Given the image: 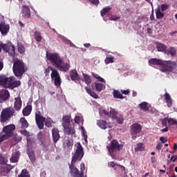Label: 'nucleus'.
Returning <instances> with one entry per match:
<instances>
[{
    "instance_id": "4c0bfd02",
    "label": "nucleus",
    "mask_w": 177,
    "mask_h": 177,
    "mask_svg": "<svg viewBox=\"0 0 177 177\" xmlns=\"http://www.w3.org/2000/svg\"><path fill=\"white\" fill-rule=\"evenodd\" d=\"M18 177H31V176L30 173H28V170L24 169L21 171V174L18 175Z\"/></svg>"
},
{
    "instance_id": "aec40b11",
    "label": "nucleus",
    "mask_w": 177,
    "mask_h": 177,
    "mask_svg": "<svg viewBox=\"0 0 177 177\" xmlns=\"http://www.w3.org/2000/svg\"><path fill=\"white\" fill-rule=\"evenodd\" d=\"M0 97L3 102H6V100L10 97V93H9V91L3 89L0 91Z\"/></svg>"
},
{
    "instance_id": "a878e982",
    "label": "nucleus",
    "mask_w": 177,
    "mask_h": 177,
    "mask_svg": "<svg viewBox=\"0 0 177 177\" xmlns=\"http://www.w3.org/2000/svg\"><path fill=\"white\" fill-rule=\"evenodd\" d=\"M27 154L32 162L35 161V154L34 153V151L31 148H28Z\"/></svg>"
},
{
    "instance_id": "f03ea898",
    "label": "nucleus",
    "mask_w": 177,
    "mask_h": 177,
    "mask_svg": "<svg viewBox=\"0 0 177 177\" xmlns=\"http://www.w3.org/2000/svg\"><path fill=\"white\" fill-rule=\"evenodd\" d=\"M46 58L50 62L53 67L57 68L59 71L67 73L70 70V64L64 62L63 58H61L59 54L46 52Z\"/></svg>"
},
{
    "instance_id": "c85d7f7f",
    "label": "nucleus",
    "mask_w": 177,
    "mask_h": 177,
    "mask_svg": "<svg viewBox=\"0 0 177 177\" xmlns=\"http://www.w3.org/2000/svg\"><path fill=\"white\" fill-rule=\"evenodd\" d=\"M20 157V151H16L15 155H12L10 158L11 162H17L19 161V158Z\"/></svg>"
},
{
    "instance_id": "49530a36",
    "label": "nucleus",
    "mask_w": 177,
    "mask_h": 177,
    "mask_svg": "<svg viewBox=\"0 0 177 177\" xmlns=\"http://www.w3.org/2000/svg\"><path fill=\"white\" fill-rule=\"evenodd\" d=\"M85 172V164L84 163H81L80 164V176L84 177V173Z\"/></svg>"
},
{
    "instance_id": "b1692460",
    "label": "nucleus",
    "mask_w": 177,
    "mask_h": 177,
    "mask_svg": "<svg viewBox=\"0 0 177 177\" xmlns=\"http://www.w3.org/2000/svg\"><path fill=\"white\" fill-rule=\"evenodd\" d=\"M32 111V106L31 104H28L22 111L23 115L26 117L28 116L29 114H31Z\"/></svg>"
},
{
    "instance_id": "423d86ee",
    "label": "nucleus",
    "mask_w": 177,
    "mask_h": 177,
    "mask_svg": "<svg viewBox=\"0 0 177 177\" xmlns=\"http://www.w3.org/2000/svg\"><path fill=\"white\" fill-rule=\"evenodd\" d=\"M122 147H124V145H122V144L118 143V141H117V140H113L106 146V148L108 149V151L109 153V156H111L113 160H115L117 151H121Z\"/></svg>"
},
{
    "instance_id": "bf43d9fd",
    "label": "nucleus",
    "mask_w": 177,
    "mask_h": 177,
    "mask_svg": "<svg viewBox=\"0 0 177 177\" xmlns=\"http://www.w3.org/2000/svg\"><path fill=\"white\" fill-rule=\"evenodd\" d=\"M115 165H117V164L113 161L108 162V167H109V168H114Z\"/></svg>"
},
{
    "instance_id": "de8ad7c7",
    "label": "nucleus",
    "mask_w": 177,
    "mask_h": 177,
    "mask_svg": "<svg viewBox=\"0 0 177 177\" xmlns=\"http://www.w3.org/2000/svg\"><path fill=\"white\" fill-rule=\"evenodd\" d=\"M19 132L21 135H24V136H26V138L31 136L30 135V131H27L26 129L20 130Z\"/></svg>"
},
{
    "instance_id": "774afa93",
    "label": "nucleus",
    "mask_w": 177,
    "mask_h": 177,
    "mask_svg": "<svg viewBox=\"0 0 177 177\" xmlns=\"http://www.w3.org/2000/svg\"><path fill=\"white\" fill-rule=\"evenodd\" d=\"M100 82H102V83H104V84H106V80H104V79H103V77H100H100H97V79Z\"/></svg>"
},
{
    "instance_id": "e433bc0d",
    "label": "nucleus",
    "mask_w": 177,
    "mask_h": 177,
    "mask_svg": "<svg viewBox=\"0 0 177 177\" xmlns=\"http://www.w3.org/2000/svg\"><path fill=\"white\" fill-rule=\"evenodd\" d=\"M37 139L41 142V145L45 142V133L44 132L40 131L37 133Z\"/></svg>"
},
{
    "instance_id": "a211bd4d",
    "label": "nucleus",
    "mask_w": 177,
    "mask_h": 177,
    "mask_svg": "<svg viewBox=\"0 0 177 177\" xmlns=\"http://www.w3.org/2000/svg\"><path fill=\"white\" fill-rule=\"evenodd\" d=\"M26 143L28 149H34V147H37L35 138L34 137H31V136L26 138Z\"/></svg>"
},
{
    "instance_id": "0eeeda50",
    "label": "nucleus",
    "mask_w": 177,
    "mask_h": 177,
    "mask_svg": "<svg viewBox=\"0 0 177 177\" xmlns=\"http://www.w3.org/2000/svg\"><path fill=\"white\" fill-rule=\"evenodd\" d=\"M16 115V111L15 108L12 106H8L2 110L0 115V122H7L9 121L10 118Z\"/></svg>"
},
{
    "instance_id": "3c124183",
    "label": "nucleus",
    "mask_w": 177,
    "mask_h": 177,
    "mask_svg": "<svg viewBox=\"0 0 177 177\" xmlns=\"http://www.w3.org/2000/svg\"><path fill=\"white\" fill-rule=\"evenodd\" d=\"M169 8V5L168 4H162L160 6V10L161 12H165Z\"/></svg>"
},
{
    "instance_id": "473e14b6",
    "label": "nucleus",
    "mask_w": 177,
    "mask_h": 177,
    "mask_svg": "<svg viewBox=\"0 0 177 177\" xmlns=\"http://www.w3.org/2000/svg\"><path fill=\"white\" fill-rule=\"evenodd\" d=\"M167 56H171L174 57L175 56V55H176V49H175V48L174 47H170L168 50H166V53H165Z\"/></svg>"
},
{
    "instance_id": "37998d69",
    "label": "nucleus",
    "mask_w": 177,
    "mask_h": 177,
    "mask_svg": "<svg viewBox=\"0 0 177 177\" xmlns=\"http://www.w3.org/2000/svg\"><path fill=\"white\" fill-rule=\"evenodd\" d=\"M35 38L37 42H41L42 41V36L41 35V32H35Z\"/></svg>"
},
{
    "instance_id": "13d9d810",
    "label": "nucleus",
    "mask_w": 177,
    "mask_h": 177,
    "mask_svg": "<svg viewBox=\"0 0 177 177\" xmlns=\"http://www.w3.org/2000/svg\"><path fill=\"white\" fill-rule=\"evenodd\" d=\"M89 1L91 3H92V5H95V6H97V5L100 3L99 0H89Z\"/></svg>"
},
{
    "instance_id": "5701e85b",
    "label": "nucleus",
    "mask_w": 177,
    "mask_h": 177,
    "mask_svg": "<svg viewBox=\"0 0 177 177\" xmlns=\"http://www.w3.org/2000/svg\"><path fill=\"white\" fill-rule=\"evenodd\" d=\"M71 115H66L62 117V127H66L67 125H71Z\"/></svg>"
},
{
    "instance_id": "412c9836",
    "label": "nucleus",
    "mask_w": 177,
    "mask_h": 177,
    "mask_svg": "<svg viewBox=\"0 0 177 177\" xmlns=\"http://www.w3.org/2000/svg\"><path fill=\"white\" fill-rule=\"evenodd\" d=\"M12 169H13V166L10 165H1V172L3 174V175H5V174H9Z\"/></svg>"
},
{
    "instance_id": "39448f33",
    "label": "nucleus",
    "mask_w": 177,
    "mask_h": 177,
    "mask_svg": "<svg viewBox=\"0 0 177 177\" xmlns=\"http://www.w3.org/2000/svg\"><path fill=\"white\" fill-rule=\"evenodd\" d=\"M12 71L14 75L21 80V77H23L24 73L28 70L27 64H26L23 60L17 58L15 59L12 61Z\"/></svg>"
},
{
    "instance_id": "9b49d317",
    "label": "nucleus",
    "mask_w": 177,
    "mask_h": 177,
    "mask_svg": "<svg viewBox=\"0 0 177 177\" xmlns=\"http://www.w3.org/2000/svg\"><path fill=\"white\" fill-rule=\"evenodd\" d=\"M16 129V126L13 124H8L6 127H3L2 130L3 136H6L7 139L10 138L12 135H13V132Z\"/></svg>"
},
{
    "instance_id": "bb28decb",
    "label": "nucleus",
    "mask_w": 177,
    "mask_h": 177,
    "mask_svg": "<svg viewBox=\"0 0 177 177\" xmlns=\"http://www.w3.org/2000/svg\"><path fill=\"white\" fill-rule=\"evenodd\" d=\"M165 100H166L167 107H171L172 106V98H171L169 93H165Z\"/></svg>"
},
{
    "instance_id": "a19ab883",
    "label": "nucleus",
    "mask_w": 177,
    "mask_h": 177,
    "mask_svg": "<svg viewBox=\"0 0 177 177\" xmlns=\"http://www.w3.org/2000/svg\"><path fill=\"white\" fill-rule=\"evenodd\" d=\"M140 110H144V111H149V106H147V102H143L139 104Z\"/></svg>"
},
{
    "instance_id": "f8f14e48",
    "label": "nucleus",
    "mask_w": 177,
    "mask_h": 177,
    "mask_svg": "<svg viewBox=\"0 0 177 177\" xmlns=\"http://www.w3.org/2000/svg\"><path fill=\"white\" fill-rule=\"evenodd\" d=\"M74 141L68 136L64 137L63 140L62 147L65 151H70L73 149Z\"/></svg>"
},
{
    "instance_id": "a18cd8bd",
    "label": "nucleus",
    "mask_w": 177,
    "mask_h": 177,
    "mask_svg": "<svg viewBox=\"0 0 177 177\" xmlns=\"http://www.w3.org/2000/svg\"><path fill=\"white\" fill-rule=\"evenodd\" d=\"M105 64H110V63H114V57H107L104 60Z\"/></svg>"
},
{
    "instance_id": "7ed1b4c3",
    "label": "nucleus",
    "mask_w": 177,
    "mask_h": 177,
    "mask_svg": "<svg viewBox=\"0 0 177 177\" xmlns=\"http://www.w3.org/2000/svg\"><path fill=\"white\" fill-rule=\"evenodd\" d=\"M151 66H160L162 73H172L174 68H177V63L174 61H162L157 58H151L149 60Z\"/></svg>"
},
{
    "instance_id": "c9c22d12",
    "label": "nucleus",
    "mask_w": 177,
    "mask_h": 177,
    "mask_svg": "<svg viewBox=\"0 0 177 177\" xmlns=\"http://www.w3.org/2000/svg\"><path fill=\"white\" fill-rule=\"evenodd\" d=\"M113 93V97L115 99H124V96L122 95V93H121L118 90H114Z\"/></svg>"
},
{
    "instance_id": "e2e57ef3",
    "label": "nucleus",
    "mask_w": 177,
    "mask_h": 177,
    "mask_svg": "<svg viewBox=\"0 0 177 177\" xmlns=\"http://www.w3.org/2000/svg\"><path fill=\"white\" fill-rule=\"evenodd\" d=\"M82 129L83 131V136L84 138V140H85V142H87L88 141V136L86 134H85V131H84L83 127H82Z\"/></svg>"
},
{
    "instance_id": "5fc2aeb1",
    "label": "nucleus",
    "mask_w": 177,
    "mask_h": 177,
    "mask_svg": "<svg viewBox=\"0 0 177 177\" xmlns=\"http://www.w3.org/2000/svg\"><path fill=\"white\" fill-rule=\"evenodd\" d=\"M169 122L168 118H165L162 120V127H167V124Z\"/></svg>"
},
{
    "instance_id": "6ab92c4d",
    "label": "nucleus",
    "mask_w": 177,
    "mask_h": 177,
    "mask_svg": "<svg viewBox=\"0 0 177 177\" xmlns=\"http://www.w3.org/2000/svg\"><path fill=\"white\" fill-rule=\"evenodd\" d=\"M63 128L66 135H75V129L71 124L63 126Z\"/></svg>"
},
{
    "instance_id": "cd10ccee",
    "label": "nucleus",
    "mask_w": 177,
    "mask_h": 177,
    "mask_svg": "<svg viewBox=\"0 0 177 177\" xmlns=\"http://www.w3.org/2000/svg\"><path fill=\"white\" fill-rule=\"evenodd\" d=\"M156 49H158V52H167V45L162 43H157Z\"/></svg>"
},
{
    "instance_id": "2f4dec72",
    "label": "nucleus",
    "mask_w": 177,
    "mask_h": 177,
    "mask_svg": "<svg viewBox=\"0 0 177 177\" xmlns=\"http://www.w3.org/2000/svg\"><path fill=\"white\" fill-rule=\"evenodd\" d=\"M0 44L1 45V49H3V50H4L5 52H9V50H10L12 43L3 44L0 42Z\"/></svg>"
},
{
    "instance_id": "864d4df0",
    "label": "nucleus",
    "mask_w": 177,
    "mask_h": 177,
    "mask_svg": "<svg viewBox=\"0 0 177 177\" xmlns=\"http://www.w3.org/2000/svg\"><path fill=\"white\" fill-rule=\"evenodd\" d=\"M4 140H8V138H6V136H3V133H0V145L3 142Z\"/></svg>"
},
{
    "instance_id": "ddd939ff",
    "label": "nucleus",
    "mask_w": 177,
    "mask_h": 177,
    "mask_svg": "<svg viewBox=\"0 0 177 177\" xmlns=\"http://www.w3.org/2000/svg\"><path fill=\"white\" fill-rule=\"evenodd\" d=\"M46 118L41 115V111H37L35 113V121L39 129H44V123Z\"/></svg>"
},
{
    "instance_id": "09e8293b",
    "label": "nucleus",
    "mask_w": 177,
    "mask_h": 177,
    "mask_svg": "<svg viewBox=\"0 0 177 177\" xmlns=\"http://www.w3.org/2000/svg\"><path fill=\"white\" fill-rule=\"evenodd\" d=\"M169 125H177V120L175 118H168Z\"/></svg>"
},
{
    "instance_id": "680f3d73",
    "label": "nucleus",
    "mask_w": 177,
    "mask_h": 177,
    "mask_svg": "<svg viewBox=\"0 0 177 177\" xmlns=\"http://www.w3.org/2000/svg\"><path fill=\"white\" fill-rule=\"evenodd\" d=\"M160 140L162 143H167V142H168V139L165 137H160Z\"/></svg>"
},
{
    "instance_id": "f3484780",
    "label": "nucleus",
    "mask_w": 177,
    "mask_h": 177,
    "mask_svg": "<svg viewBox=\"0 0 177 177\" xmlns=\"http://www.w3.org/2000/svg\"><path fill=\"white\" fill-rule=\"evenodd\" d=\"M21 13L22 15V17H24L25 19H29V17H31V10H30V8L27 6H22Z\"/></svg>"
},
{
    "instance_id": "4d7b16f0",
    "label": "nucleus",
    "mask_w": 177,
    "mask_h": 177,
    "mask_svg": "<svg viewBox=\"0 0 177 177\" xmlns=\"http://www.w3.org/2000/svg\"><path fill=\"white\" fill-rule=\"evenodd\" d=\"M50 68H53L52 66H48L47 68L45 69L44 74L45 75H49V73H50Z\"/></svg>"
},
{
    "instance_id": "4be33fe9",
    "label": "nucleus",
    "mask_w": 177,
    "mask_h": 177,
    "mask_svg": "<svg viewBox=\"0 0 177 177\" xmlns=\"http://www.w3.org/2000/svg\"><path fill=\"white\" fill-rule=\"evenodd\" d=\"M52 136L53 143L56 144L57 142H59V139H60V133H59V130L57 129H52Z\"/></svg>"
},
{
    "instance_id": "9d476101",
    "label": "nucleus",
    "mask_w": 177,
    "mask_h": 177,
    "mask_svg": "<svg viewBox=\"0 0 177 177\" xmlns=\"http://www.w3.org/2000/svg\"><path fill=\"white\" fill-rule=\"evenodd\" d=\"M51 73V80L54 81V85L55 86H60L62 85V77H60V74L57 70L55 69V68H50Z\"/></svg>"
},
{
    "instance_id": "72a5a7b5",
    "label": "nucleus",
    "mask_w": 177,
    "mask_h": 177,
    "mask_svg": "<svg viewBox=\"0 0 177 177\" xmlns=\"http://www.w3.org/2000/svg\"><path fill=\"white\" fill-rule=\"evenodd\" d=\"M97 125L102 129H106L107 128V122L106 120H97Z\"/></svg>"
},
{
    "instance_id": "8fccbe9b",
    "label": "nucleus",
    "mask_w": 177,
    "mask_h": 177,
    "mask_svg": "<svg viewBox=\"0 0 177 177\" xmlns=\"http://www.w3.org/2000/svg\"><path fill=\"white\" fill-rule=\"evenodd\" d=\"M1 165H8V158L2 156V155H1Z\"/></svg>"
},
{
    "instance_id": "338daca9",
    "label": "nucleus",
    "mask_w": 177,
    "mask_h": 177,
    "mask_svg": "<svg viewBox=\"0 0 177 177\" xmlns=\"http://www.w3.org/2000/svg\"><path fill=\"white\" fill-rule=\"evenodd\" d=\"M121 92L123 95H129L131 91H129V90H121Z\"/></svg>"
},
{
    "instance_id": "7c9ffc66",
    "label": "nucleus",
    "mask_w": 177,
    "mask_h": 177,
    "mask_svg": "<svg viewBox=\"0 0 177 177\" xmlns=\"http://www.w3.org/2000/svg\"><path fill=\"white\" fill-rule=\"evenodd\" d=\"M21 128L22 129H26V128H28V122L26 120V118H20Z\"/></svg>"
},
{
    "instance_id": "0e129e2a",
    "label": "nucleus",
    "mask_w": 177,
    "mask_h": 177,
    "mask_svg": "<svg viewBox=\"0 0 177 177\" xmlns=\"http://www.w3.org/2000/svg\"><path fill=\"white\" fill-rule=\"evenodd\" d=\"M45 125L46 127H47L48 128H51L52 127V122H50V121L47 120L45 122Z\"/></svg>"
},
{
    "instance_id": "dca6fc26",
    "label": "nucleus",
    "mask_w": 177,
    "mask_h": 177,
    "mask_svg": "<svg viewBox=\"0 0 177 177\" xmlns=\"http://www.w3.org/2000/svg\"><path fill=\"white\" fill-rule=\"evenodd\" d=\"M22 104L23 102L21 101V97H20V96L15 97L14 109L15 111H20L21 110Z\"/></svg>"
},
{
    "instance_id": "4468645a",
    "label": "nucleus",
    "mask_w": 177,
    "mask_h": 177,
    "mask_svg": "<svg viewBox=\"0 0 177 177\" xmlns=\"http://www.w3.org/2000/svg\"><path fill=\"white\" fill-rule=\"evenodd\" d=\"M9 30H10V26L9 24H6L5 21L0 23V32L3 37L8 35Z\"/></svg>"
},
{
    "instance_id": "f704fd0d",
    "label": "nucleus",
    "mask_w": 177,
    "mask_h": 177,
    "mask_svg": "<svg viewBox=\"0 0 177 177\" xmlns=\"http://www.w3.org/2000/svg\"><path fill=\"white\" fill-rule=\"evenodd\" d=\"M156 19H162L165 16L164 12H161V9L158 7L157 9L155 10Z\"/></svg>"
},
{
    "instance_id": "393cba45",
    "label": "nucleus",
    "mask_w": 177,
    "mask_h": 177,
    "mask_svg": "<svg viewBox=\"0 0 177 177\" xmlns=\"http://www.w3.org/2000/svg\"><path fill=\"white\" fill-rule=\"evenodd\" d=\"M71 79L72 81H80V75L77 70H72L71 72Z\"/></svg>"
},
{
    "instance_id": "2eb2a0df",
    "label": "nucleus",
    "mask_w": 177,
    "mask_h": 177,
    "mask_svg": "<svg viewBox=\"0 0 177 177\" xmlns=\"http://www.w3.org/2000/svg\"><path fill=\"white\" fill-rule=\"evenodd\" d=\"M91 88L95 92H102L106 88V86L102 83L94 82L91 84Z\"/></svg>"
},
{
    "instance_id": "ea45409f",
    "label": "nucleus",
    "mask_w": 177,
    "mask_h": 177,
    "mask_svg": "<svg viewBox=\"0 0 177 177\" xmlns=\"http://www.w3.org/2000/svg\"><path fill=\"white\" fill-rule=\"evenodd\" d=\"M83 77L84 82L85 84H86V85H89V84L92 82V80L91 79V77L88 74L83 73Z\"/></svg>"
},
{
    "instance_id": "20e7f679",
    "label": "nucleus",
    "mask_w": 177,
    "mask_h": 177,
    "mask_svg": "<svg viewBox=\"0 0 177 177\" xmlns=\"http://www.w3.org/2000/svg\"><path fill=\"white\" fill-rule=\"evenodd\" d=\"M20 85H21V82L16 80L15 76L8 77L5 75H0V86H3V88L15 89V88H19Z\"/></svg>"
},
{
    "instance_id": "c03bdc74",
    "label": "nucleus",
    "mask_w": 177,
    "mask_h": 177,
    "mask_svg": "<svg viewBox=\"0 0 177 177\" xmlns=\"http://www.w3.org/2000/svg\"><path fill=\"white\" fill-rule=\"evenodd\" d=\"M143 150H145V147L142 143H138L137 147L135 148V151H143Z\"/></svg>"
},
{
    "instance_id": "58836bf2",
    "label": "nucleus",
    "mask_w": 177,
    "mask_h": 177,
    "mask_svg": "<svg viewBox=\"0 0 177 177\" xmlns=\"http://www.w3.org/2000/svg\"><path fill=\"white\" fill-rule=\"evenodd\" d=\"M110 10H111V7L110 6H107L105 7L104 8H103L100 13H101V16L103 17L104 16H106V15H107V13H109V12H110Z\"/></svg>"
},
{
    "instance_id": "79ce46f5",
    "label": "nucleus",
    "mask_w": 177,
    "mask_h": 177,
    "mask_svg": "<svg viewBox=\"0 0 177 177\" xmlns=\"http://www.w3.org/2000/svg\"><path fill=\"white\" fill-rule=\"evenodd\" d=\"M17 50L19 53L21 55L26 52V48L23 44H17Z\"/></svg>"
},
{
    "instance_id": "052dcab7",
    "label": "nucleus",
    "mask_w": 177,
    "mask_h": 177,
    "mask_svg": "<svg viewBox=\"0 0 177 177\" xmlns=\"http://www.w3.org/2000/svg\"><path fill=\"white\" fill-rule=\"evenodd\" d=\"M75 122L76 124H80L81 122V117L77 115L75 117Z\"/></svg>"
},
{
    "instance_id": "6e6552de",
    "label": "nucleus",
    "mask_w": 177,
    "mask_h": 177,
    "mask_svg": "<svg viewBox=\"0 0 177 177\" xmlns=\"http://www.w3.org/2000/svg\"><path fill=\"white\" fill-rule=\"evenodd\" d=\"M103 113L105 114V115H107V117H111L113 120H115L118 124H122V122H124V117L122 115L118 113L114 109H111L109 112L104 110Z\"/></svg>"
},
{
    "instance_id": "1a4fd4ad",
    "label": "nucleus",
    "mask_w": 177,
    "mask_h": 177,
    "mask_svg": "<svg viewBox=\"0 0 177 177\" xmlns=\"http://www.w3.org/2000/svg\"><path fill=\"white\" fill-rule=\"evenodd\" d=\"M142 125L138 123H134L130 127V135L133 140H136L138 135L142 132Z\"/></svg>"
},
{
    "instance_id": "c756f323",
    "label": "nucleus",
    "mask_w": 177,
    "mask_h": 177,
    "mask_svg": "<svg viewBox=\"0 0 177 177\" xmlns=\"http://www.w3.org/2000/svg\"><path fill=\"white\" fill-rule=\"evenodd\" d=\"M85 89L88 95L93 97L94 99H99V95L95 93V91H92V89L88 88L87 86L85 87Z\"/></svg>"
},
{
    "instance_id": "f257e3e1",
    "label": "nucleus",
    "mask_w": 177,
    "mask_h": 177,
    "mask_svg": "<svg viewBox=\"0 0 177 177\" xmlns=\"http://www.w3.org/2000/svg\"><path fill=\"white\" fill-rule=\"evenodd\" d=\"M84 148H82V145L80 142H77L76 145L75 152L72 157L71 162L69 165L71 176L81 177L80 170H78V169L74 165V164H75L77 161H81V160H82V157H84Z\"/></svg>"
},
{
    "instance_id": "6e6d98bb",
    "label": "nucleus",
    "mask_w": 177,
    "mask_h": 177,
    "mask_svg": "<svg viewBox=\"0 0 177 177\" xmlns=\"http://www.w3.org/2000/svg\"><path fill=\"white\" fill-rule=\"evenodd\" d=\"M16 55V49L13 44H11V56H15Z\"/></svg>"
},
{
    "instance_id": "69168bd1",
    "label": "nucleus",
    "mask_w": 177,
    "mask_h": 177,
    "mask_svg": "<svg viewBox=\"0 0 177 177\" xmlns=\"http://www.w3.org/2000/svg\"><path fill=\"white\" fill-rule=\"evenodd\" d=\"M162 148V144L158 143L156 145V150H161Z\"/></svg>"
},
{
    "instance_id": "603ef678",
    "label": "nucleus",
    "mask_w": 177,
    "mask_h": 177,
    "mask_svg": "<svg viewBox=\"0 0 177 177\" xmlns=\"http://www.w3.org/2000/svg\"><path fill=\"white\" fill-rule=\"evenodd\" d=\"M109 20H111V21H115L117 20H120V16L118 15H111L109 17Z\"/></svg>"
}]
</instances>
